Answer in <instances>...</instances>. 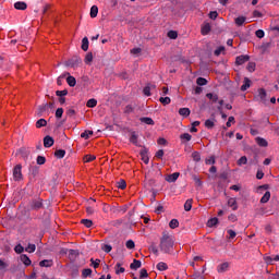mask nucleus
I'll use <instances>...</instances> for the list:
<instances>
[{"label": "nucleus", "mask_w": 279, "mask_h": 279, "mask_svg": "<svg viewBox=\"0 0 279 279\" xmlns=\"http://www.w3.org/2000/svg\"><path fill=\"white\" fill-rule=\"evenodd\" d=\"M174 243L175 241L173 240V236L169 235L167 232H163L160 239L159 247L163 254H171V252H173Z\"/></svg>", "instance_id": "f257e3e1"}, {"label": "nucleus", "mask_w": 279, "mask_h": 279, "mask_svg": "<svg viewBox=\"0 0 279 279\" xmlns=\"http://www.w3.org/2000/svg\"><path fill=\"white\" fill-rule=\"evenodd\" d=\"M43 206H44L43 198L40 197L32 198L28 203L29 210H40Z\"/></svg>", "instance_id": "f03ea898"}, {"label": "nucleus", "mask_w": 279, "mask_h": 279, "mask_svg": "<svg viewBox=\"0 0 279 279\" xmlns=\"http://www.w3.org/2000/svg\"><path fill=\"white\" fill-rule=\"evenodd\" d=\"M23 167L21 165H16L13 168V180L15 182H20V180H23V172H22Z\"/></svg>", "instance_id": "7ed1b4c3"}, {"label": "nucleus", "mask_w": 279, "mask_h": 279, "mask_svg": "<svg viewBox=\"0 0 279 279\" xmlns=\"http://www.w3.org/2000/svg\"><path fill=\"white\" fill-rule=\"evenodd\" d=\"M140 156L145 165H149V149H147V147L143 146Z\"/></svg>", "instance_id": "20e7f679"}, {"label": "nucleus", "mask_w": 279, "mask_h": 279, "mask_svg": "<svg viewBox=\"0 0 279 279\" xmlns=\"http://www.w3.org/2000/svg\"><path fill=\"white\" fill-rule=\"evenodd\" d=\"M245 62H250V56L248 54H241L235 58V64L241 66L242 64H245Z\"/></svg>", "instance_id": "39448f33"}, {"label": "nucleus", "mask_w": 279, "mask_h": 279, "mask_svg": "<svg viewBox=\"0 0 279 279\" xmlns=\"http://www.w3.org/2000/svg\"><path fill=\"white\" fill-rule=\"evenodd\" d=\"M66 84L71 87L74 88V86L77 84V80H75L74 76L71 75V73L66 74Z\"/></svg>", "instance_id": "423d86ee"}, {"label": "nucleus", "mask_w": 279, "mask_h": 279, "mask_svg": "<svg viewBox=\"0 0 279 279\" xmlns=\"http://www.w3.org/2000/svg\"><path fill=\"white\" fill-rule=\"evenodd\" d=\"M53 137L47 135L46 137H44V147L49 148V147H53Z\"/></svg>", "instance_id": "0eeeda50"}, {"label": "nucleus", "mask_w": 279, "mask_h": 279, "mask_svg": "<svg viewBox=\"0 0 279 279\" xmlns=\"http://www.w3.org/2000/svg\"><path fill=\"white\" fill-rule=\"evenodd\" d=\"M228 206H229V208H232V210H239V205H238V203H236V198H229L228 199Z\"/></svg>", "instance_id": "6e6552de"}, {"label": "nucleus", "mask_w": 279, "mask_h": 279, "mask_svg": "<svg viewBox=\"0 0 279 279\" xmlns=\"http://www.w3.org/2000/svg\"><path fill=\"white\" fill-rule=\"evenodd\" d=\"M20 260L23 263V265H25V267H29V265H32V259H29V256L26 254H22L20 256Z\"/></svg>", "instance_id": "1a4fd4ad"}, {"label": "nucleus", "mask_w": 279, "mask_h": 279, "mask_svg": "<svg viewBox=\"0 0 279 279\" xmlns=\"http://www.w3.org/2000/svg\"><path fill=\"white\" fill-rule=\"evenodd\" d=\"M130 143H132V145H135L136 147H141V145H138V135L136 134V132L131 133Z\"/></svg>", "instance_id": "9d476101"}, {"label": "nucleus", "mask_w": 279, "mask_h": 279, "mask_svg": "<svg viewBox=\"0 0 279 279\" xmlns=\"http://www.w3.org/2000/svg\"><path fill=\"white\" fill-rule=\"evenodd\" d=\"M39 267H53V259H43L39 262Z\"/></svg>", "instance_id": "9b49d317"}, {"label": "nucleus", "mask_w": 279, "mask_h": 279, "mask_svg": "<svg viewBox=\"0 0 279 279\" xmlns=\"http://www.w3.org/2000/svg\"><path fill=\"white\" fill-rule=\"evenodd\" d=\"M245 21H247V17H245V16H238V17H235V20H234V23H235V25L238 26V27H241V26H243V24L245 23Z\"/></svg>", "instance_id": "f8f14e48"}, {"label": "nucleus", "mask_w": 279, "mask_h": 279, "mask_svg": "<svg viewBox=\"0 0 279 279\" xmlns=\"http://www.w3.org/2000/svg\"><path fill=\"white\" fill-rule=\"evenodd\" d=\"M142 265H143V263H141V260L133 259V263H131V265H130V269H134V270L141 269Z\"/></svg>", "instance_id": "ddd939ff"}, {"label": "nucleus", "mask_w": 279, "mask_h": 279, "mask_svg": "<svg viewBox=\"0 0 279 279\" xmlns=\"http://www.w3.org/2000/svg\"><path fill=\"white\" fill-rule=\"evenodd\" d=\"M15 10H27V3L23 1H17L14 3Z\"/></svg>", "instance_id": "4468645a"}, {"label": "nucleus", "mask_w": 279, "mask_h": 279, "mask_svg": "<svg viewBox=\"0 0 279 279\" xmlns=\"http://www.w3.org/2000/svg\"><path fill=\"white\" fill-rule=\"evenodd\" d=\"M180 178V172H174L166 178L167 182H175Z\"/></svg>", "instance_id": "2eb2a0df"}, {"label": "nucleus", "mask_w": 279, "mask_h": 279, "mask_svg": "<svg viewBox=\"0 0 279 279\" xmlns=\"http://www.w3.org/2000/svg\"><path fill=\"white\" fill-rule=\"evenodd\" d=\"M256 143L259 147H267L269 145V143L267 142V140L263 138V137H256Z\"/></svg>", "instance_id": "dca6fc26"}, {"label": "nucleus", "mask_w": 279, "mask_h": 279, "mask_svg": "<svg viewBox=\"0 0 279 279\" xmlns=\"http://www.w3.org/2000/svg\"><path fill=\"white\" fill-rule=\"evenodd\" d=\"M179 114L181 117H184V118L190 117L191 116V109H189V108H180L179 109Z\"/></svg>", "instance_id": "f3484780"}, {"label": "nucleus", "mask_w": 279, "mask_h": 279, "mask_svg": "<svg viewBox=\"0 0 279 279\" xmlns=\"http://www.w3.org/2000/svg\"><path fill=\"white\" fill-rule=\"evenodd\" d=\"M191 208H193V198H189V199L184 203V211H185V213L191 211Z\"/></svg>", "instance_id": "a211bd4d"}, {"label": "nucleus", "mask_w": 279, "mask_h": 279, "mask_svg": "<svg viewBox=\"0 0 279 279\" xmlns=\"http://www.w3.org/2000/svg\"><path fill=\"white\" fill-rule=\"evenodd\" d=\"M207 99H210L213 104H217L219 101V96L217 94L208 93L206 94Z\"/></svg>", "instance_id": "6ab92c4d"}, {"label": "nucleus", "mask_w": 279, "mask_h": 279, "mask_svg": "<svg viewBox=\"0 0 279 279\" xmlns=\"http://www.w3.org/2000/svg\"><path fill=\"white\" fill-rule=\"evenodd\" d=\"M271 199V192L267 191L260 198V204H267Z\"/></svg>", "instance_id": "aec40b11"}, {"label": "nucleus", "mask_w": 279, "mask_h": 279, "mask_svg": "<svg viewBox=\"0 0 279 279\" xmlns=\"http://www.w3.org/2000/svg\"><path fill=\"white\" fill-rule=\"evenodd\" d=\"M251 84H252V81H251L248 77H245V78H244V83H243V85L241 86V90H242V92L247 90V88H250Z\"/></svg>", "instance_id": "412c9836"}, {"label": "nucleus", "mask_w": 279, "mask_h": 279, "mask_svg": "<svg viewBox=\"0 0 279 279\" xmlns=\"http://www.w3.org/2000/svg\"><path fill=\"white\" fill-rule=\"evenodd\" d=\"M258 97L262 101L267 100V92L265 90V88H259L258 89Z\"/></svg>", "instance_id": "4be33fe9"}, {"label": "nucleus", "mask_w": 279, "mask_h": 279, "mask_svg": "<svg viewBox=\"0 0 279 279\" xmlns=\"http://www.w3.org/2000/svg\"><path fill=\"white\" fill-rule=\"evenodd\" d=\"M219 223V219L217 217H214L207 221V228H215Z\"/></svg>", "instance_id": "5701e85b"}, {"label": "nucleus", "mask_w": 279, "mask_h": 279, "mask_svg": "<svg viewBox=\"0 0 279 279\" xmlns=\"http://www.w3.org/2000/svg\"><path fill=\"white\" fill-rule=\"evenodd\" d=\"M90 17L92 19H97V14H99V8L97 5H93L90 8Z\"/></svg>", "instance_id": "b1692460"}, {"label": "nucleus", "mask_w": 279, "mask_h": 279, "mask_svg": "<svg viewBox=\"0 0 279 279\" xmlns=\"http://www.w3.org/2000/svg\"><path fill=\"white\" fill-rule=\"evenodd\" d=\"M140 121L141 123H145L146 125H155L154 119L151 118L144 117L141 118Z\"/></svg>", "instance_id": "393cba45"}, {"label": "nucleus", "mask_w": 279, "mask_h": 279, "mask_svg": "<svg viewBox=\"0 0 279 279\" xmlns=\"http://www.w3.org/2000/svg\"><path fill=\"white\" fill-rule=\"evenodd\" d=\"M157 269L158 271H167V269H169V266L165 262H159L157 264Z\"/></svg>", "instance_id": "a878e982"}, {"label": "nucleus", "mask_w": 279, "mask_h": 279, "mask_svg": "<svg viewBox=\"0 0 279 279\" xmlns=\"http://www.w3.org/2000/svg\"><path fill=\"white\" fill-rule=\"evenodd\" d=\"M193 138V136L189 133H183L180 135V140L182 141V143H189V141H191Z\"/></svg>", "instance_id": "bb28decb"}, {"label": "nucleus", "mask_w": 279, "mask_h": 279, "mask_svg": "<svg viewBox=\"0 0 279 279\" xmlns=\"http://www.w3.org/2000/svg\"><path fill=\"white\" fill-rule=\"evenodd\" d=\"M228 267H230V265L228 263H222L218 266L217 271L219 274H223V271L228 270Z\"/></svg>", "instance_id": "cd10ccee"}, {"label": "nucleus", "mask_w": 279, "mask_h": 279, "mask_svg": "<svg viewBox=\"0 0 279 279\" xmlns=\"http://www.w3.org/2000/svg\"><path fill=\"white\" fill-rule=\"evenodd\" d=\"M116 274L119 276L120 274H125V268L121 267V263H117L114 266Z\"/></svg>", "instance_id": "c85d7f7f"}, {"label": "nucleus", "mask_w": 279, "mask_h": 279, "mask_svg": "<svg viewBox=\"0 0 279 279\" xmlns=\"http://www.w3.org/2000/svg\"><path fill=\"white\" fill-rule=\"evenodd\" d=\"M56 158L62 159L64 156H66V150L64 149H58L54 151Z\"/></svg>", "instance_id": "c756f323"}, {"label": "nucleus", "mask_w": 279, "mask_h": 279, "mask_svg": "<svg viewBox=\"0 0 279 279\" xmlns=\"http://www.w3.org/2000/svg\"><path fill=\"white\" fill-rule=\"evenodd\" d=\"M202 35L203 36H207V34H210V25L207 23L204 26H202Z\"/></svg>", "instance_id": "7c9ffc66"}, {"label": "nucleus", "mask_w": 279, "mask_h": 279, "mask_svg": "<svg viewBox=\"0 0 279 279\" xmlns=\"http://www.w3.org/2000/svg\"><path fill=\"white\" fill-rule=\"evenodd\" d=\"M88 45H89V41H88V37H84L82 39V46H81V49L83 51H86L88 49Z\"/></svg>", "instance_id": "2f4dec72"}, {"label": "nucleus", "mask_w": 279, "mask_h": 279, "mask_svg": "<svg viewBox=\"0 0 279 279\" xmlns=\"http://www.w3.org/2000/svg\"><path fill=\"white\" fill-rule=\"evenodd\" d=\"M90 276H93V269H90V268H85V269H83V271H82V278H88V277H90Z\"/></svg>", "instance_id": "473e14b6"}, {"label": "nucleus", "mask_w": 279, "mask_h": 279, "mask_svg": "<svg viewBox=\"0 0 279 279\" xmlns=\"http://www.w3.org/2000/svg\"><path fill=\"white\" fill-rule=\"evenodd\" d=\"M46 125H47V120H45V119H39V120H37V122H36V128L37 129H40V128H46Z\"/></svg>", "instance_id": "72a5a7b5"}, {"label": "nucleus", "mask_w": 279, "mask_h": 279, "mask_svg": "<svg viewBox=\"0 0 279 279\" xmlns=\"http://www.w3.org/2000/svg\"><path fill=\"white\" fill-rule=\"evenodd\" d=\"M179 226H180V221H178V219H172L169 222V227L171 228V230H175V228H179Z\"/></svg>", "instance_id": "f704fd0d"}, {"label": "nucleus", "mask_w": 279, "mask_h": 279, "mask_svg": "<svg viewBox=\"0 0 279 279\" xmlns=\"http://www.w3.org/2000/svg\"><path fill=\"white\" fill-rule=\"evenodd\" d=\"M81 223L85 226V228H93V220L90 219H82Z\"/></svg>", "instance_id": "c9c22d12"}, {"label": "nucleus", "mask_w": 279, "mask_h": 279, "mask_svg": "<svg viewBox=\"0 0 279 279\" xmlns=\"http://www.w3.org/2000/svg\"><path fill=\"white\" fill-rule=\"evenodd\" d=\"M159 101H160V104H162V106H169V104H171V98L170 97H160Z\"/></svg>", "instance_id": "e433bc0d"}, {"label": "nucleus", "mask_w": 279, "mask_h": 279, "mask_svg": "<svg viewBox=\"0 0 279 279\" xmlns=\"http://www.w3.org/2000/svg\"><path fill=\"white\" fill-rule=\"evenodd\" d=\"M87 108H95L97 106V99L90 98L86 104Z\"/></svg>", "instance_id": "4c0bfd02"}, {"label": "nucleus", "mask_w": 279, "mask_h": 279, "mask_svg": "<svg viewBox=\"0 0 279 279\" xmlns=\"http://www.w3.org/2000/svg\"><path fill=\"white\" fill-rule=\"evenodd\" d=\"M205 128H207V130H213L215 128V121L208 119L205 121Z\"/></svg>", "instance_id": "58836bf2"}, {"label": "nucleus", "mask_w": 279, "mask_h": 279, "mask_svg": "<svg viewBox=\"0 0 279 279\" xmlns=\"http://www.w3.org/2000/svg\"><path fill=\"white\" fill-rule=\"evenodd\" d=\"M246 69L250 73H254V71H256V63L255 62H248Z\"/></svg>", "instance_id": "ea45409f"}, {"label": "nucleus", "mask_w": 279, "mask_h": 279, "mask_svg": "<svg viewBox=\"0 0 279 279\" xmlns=\"http://www.w3.org/2000/svg\"><path fill=\"white\" fill-rule=\"evenodd\" d=\"M196 84H197L198 86H206V84H208V81H207L206 78H204V77H198V78L196 80Z\"/></svg>", "instance_id": "a19ab883"}, {"label": "nucleus", "mask_w": 279, "mask_h": 279, "mask_svg": "<svg viewBox=\"0 0 279 279\" xmlns=\"http://www.w3.org/2000/svg\"><path fill=\"white\" fill-rule=\"evenodd\" d=\"M192 158H193L194 162H199V160H202V155H199L198 151H194V153H192Z\"/></svg>", "instance_id": "79ce46f5"}, {"label": "nucleus", "mask_w": 279, "mask_h": 279, "mask_svg": "<svg viewBox=\"0 0 279 279\" xmlns=\"http://www.w3.org/2000/svg\"><path fill=\"white\" fill-rule=\"evenodd\" d=\"M66 75H69V72H64L57 78L58 86H62V81L64 80V77H66Z\"/></svg>", "instance_id": "37998d69"}, {"label": "nucleus", "mask_w": 279, "mask_h": 279, "mask_svg": "<svg viewBox=\"0 0 279 279\" xmlns=\"http://www.w3.org/2000/svg\"><path fill=\"white\" fill-rule=\"evenodd\" d=\"M84 62H85V64H90V62H93V52H88L85 56Z\"/></svg>", "instance_id": "c03bdc74"}, {"label": "nucleus", "mask_w": 279, "mask_h": 279, "mask_svg": "<svg viewBox=\"0 0 279 279\" xmlns=\"http://www.w3.org/2000/svg\"><path fill=\"white\" fill-rule=\"evenodd\" d=\"M90 136H93V131H84V132L81 134V138H85V140L90 138Z\"/></svg>", "instance_id": "a18cd8bd"}, {"label": "nucleus", "mask_w": 279, "mask_h": 279, "mask_svg": "<svg viewBox=\"0 0 279 279\" xmlns=\"http://www.w3.org/2000/svg\"><path fill=\"white\" fill-rule=\"evenodd\" d=\"M14 252H15L16 254H23V252H25V247H23V245H21V244H17V245H15V247H14Z\"/></svg>", "instance_id": "49530a36"}, {"label": "nucleus", "mask_w": 279, "mask_h": 279, "mask_svg": "<svg viewBox=\"0 0 279 279\" xmlns=\"http://www.w3.org/2000/svg\"><path fill=\"white\" fill-rule=\"evenodd\" d=\"M25 251L28 252L29 254H34V252H36V244H28Z\"/></svg>", "instance_id": "de8ad7c7"}, {"label": "nucleus", "mask_w": 279, "mask_h": 279, "mask_svg": "<svg viewBox=\"0 0 279 279\" xmlns=\"http://www.w3.org/2000/svg\"><path fill=\"white\" fill-rule=\"evenodd\" d=\"M223 51H226V47L220 46V47H218V48L214 51V56H221V53H223Z\"/></svg>", "instance_id": "09e8293b"}, {"label": "nucleus", "mask_w": 279, "mask_h": 279, "mask_svg": "<svg viewBox=\"0 0 279 279\" xmlns=\"http://www.w3.org/2000/svg\"><path fill=\"white\" fill-rule=\"evenodd\" d=\"M215 162H217V160L215 159V156H210L205 159V165H215Z\"/></svg>", "instance_id": "8fccbe9b"}, {"label": "nucleus", "mask_w": 279, "mask_h": 279, "mask_svg": "<svg viewBox=\"0 0 279 279\" xmlns=\"http://www.w3.org/2000/svg\"><path fill=\"white\" fill-rule=\"evenodd\" d=\"M168 38H171V40H175V38H178V32L169 31L168 32Z\"/></svg>", "instance_id": "3c124183"}, {"label": "nucleus", "mask_w": 279, "mask_h": 279, "mask_svg": "<svg viewBox=\"0 0 279 279\" xmlns=\"http://www.w3.org/2000/svg\"><path fill=\"white\" fill-rule=\"evenodd\" d=\"M128 186V183H125V180L121 179L119 182H118V189H121V191H123L124 189H126Z\"/></svg>", "instance_id": "603ef678"}, {"label": "nucleus", "mask_w": 279, "mask_h": 279, "mask_svg": "<svg viewBox=\"0 0 279 279\" xmlns=\"http://www.w3.org/2000/svg\"><path fill=\"white\" fill-rule=\"evenodd\" d=\"M90 267H94V269H97L99 267V264L101 263V259H96L94 260L93 258L90 259Z\"/></svg>", "instance_id": "864d4df0"}, {"label": "nucleus", "mask_w": 279, "mask_h": 279, "mask_svg": "<svg viewBox=\"0 0 279 279\" xmlns=\"http://www.w3.org/2000/svg\"><path fill=\"white\" fill-rule=\"evenodd\" d=\"M56 95H57V97H66V95H69V90H66V89L57 90Z\"/></svg>", "instance_id": "5fc2aeb1"}, {"label": "nucleus", "mask_w": 279, "mask_h": 279, "mask_svg": "<svg viewBox=\"0 0 279 279\" xmlns=\"http://www.w3.org/2000/svg\"><path fill=\"white\" fill-rule=\"evenodd\" d=\"M143 94H144L146 97H151V87L145 86L144 89H143Z\"/></svg>", "instance_id": "6e6d98bb"}, {"label": "nucleus", "mask_w": 279, "mask_h": 279, "mask_svg": "<svg viewBox=\"0 0 279 279\" xmlns=\"http://www.w3.org/2000/svg\"><path fill=\"white\" fill-rule=\"evenodd\" d=\"M148 277H149V274L147 272V269H145V268L141 269L140 279L148 278Z\"/></svg>", "instance_id": "4d7b16f0"}, {"label": "nucleus", "mask_w": 279, "mask_h": 279, "mask_svg": "<svg viewBox=\"0 0 279 279\" xmlns=\"http://www.w3.org/2000/svg\"><path fill=\"white\" fill-rule=\"evenodd\" d=\"M238 165H239V167H242V165H247V157H246V156H242V157L238 160Z\"/></svg>", "instance_id": "13d9d810"}, {"label": "nucleus", "mask_w": 279, "mask_h": 279, "mask_svg": "<svg viewBox=\"0 0 279 279\" xmlns=\"http://www.w3.org/2000/svg\"><path fill=\"white\" fill-rule=\"evenodd\" d=\"M97 157L95 155H86L84 157V162H93Z\"/></svg>", "instance_id": "bf43d9fd"}, {"label": "nucleus", "mask_w": 279, "mask_h": 279, "mask_svg": "<svg viewBox=\"0 0 279 279\" xmlns=\"http://www.w3.org/2000/svg\"><path fill=\"white\" fill-rule=\"evenodd\" d=\"M47 110H49V104H44V105L39 106L40 114H43V112H47Z\"/></svg>", "instance_id": "052dcab7"}, {"label": "nucleus", "mask_w": 279, "mask_h": 279, "mask_svg": "<svg viewBox=\"0 0 279 279\" xmlns=\"http://www.w3.org/2000/svg\"><path fill=\"white\" fill-rule=\"evenodd\" d=\"M62 114H64V109L58 108V109L56 110V118H57V119H62Z\"/></svg>", "instance_id": "680f3d73"}, {"label": "nucleus", "mask_w": 279, "mask_h": 279, "mask_svg": "<svg viewBox=\"0 0 279 279\" xmlns=\"http://www.w3.org/2000/svg\"><path fill=\"white\" fill-rule=\"evenodd\" d=\"M78 252L75 250H69V257L70 258H76V256H78Z\"/></svg>", "instance_id": "e2e57ef3"}, {"label": "nucleus", "mask_w": 279, "mask_h": 279, "mask_svg": "<svg viewBox=\"0 0 279 279\" xmlns=\"http://www.w3.org/2000/svg\"><path fill=\"white\" fill-rule=\"evenodd\" d=\"M47 162V158L43 156L37 157V165H45Z\"/></svg>", "instance_id": "0e129e2a"}, {"label": "nucleus", "mask_w": 279, "mask_h": 279, "mask_svg": "<svg viewBox=\"0 0 279 279\" xmlns=\"http://www.w3.org/2000/svg\"><path fill=\"white\" fill-rule=\"evenodd\" d=\"M102 250H104L107 254H110V252H112V245L104 244Z\"/></svg>", "instance_id": "69168bd1"}, {"label": "nucleus", "mask_w": 279, "mask_h": 279, "mask_svg": "<svg viewBox=\"0 0 279 279\" xmlns=\"http://www.w3.org/2000/svg\"><path fill=\"white\" fill-rule=\"evenodd\" d=\"M125 245L128 250H134V247L136 246L132 240L126 241Z\"/></svg>", "instance_id": "338daca9"}, {"label": "nucleus", "mask_w": 279, "mask_h": 279, "mask_svg": "<svg viewBox=\"0 0 279 279\" xmlns=\"http://www.w3.org/2000/svg\"><path fill=\"white\" fill-rule=\"evenodd\" d=\"M217 16H219V13H217V11H211L209 13V19H211V21H216Z\"/></svg>", "instance_id": "774afa93"}]
</instances>
